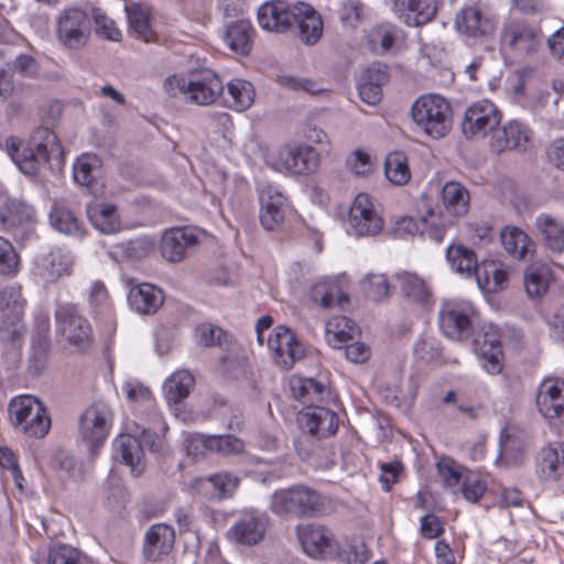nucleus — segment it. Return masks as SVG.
Segmentation results:
<instances>
[{"mask_svg": "<svg viewBox=\"0 0 564 564\" xmlns=\"http://www.w3.org/2000/svg\"><path fill=\"white\" fill-rule=\"evenodd\" d=\"M442 200L445 209L454 216H463L469 207V193L457 182H447L442 189Z\"/></svg>", "mask_w": 564, "mask_h": 564, "instance_id": "nucleus-36", "label": "nucleus"}, {"mask_svg": "<svg viewBox=\"0 0 564 564\" xmlns=\"http://www.w3.org/2000/svg\"><path fill=\"white\" fill-rule=\"evenodd\" d=\"M6 148L20 171L28 175L36 174L41 165L48 162L51 156L61 154L56 134L44 127L35 130L26 145L21 140L11 137L7 139Z\"/></svg>", "mask_w": 564, "mask_h": 564, "instance_id": "nucleus-1", "label": "nucleus"}, {"mask_svg": "<svg viewBox=\"0 0 564 564\" xmlns=\"http://www.w3.org/2000/svg\"><path fill=\"white\" fill-rule=\"evenodd\" d=\"M9 415L15 423H52L46 408L32 395H20L9 403Z\"/></svg>", "mask_w": 564, "mask_h": 564, "instance_id": "nucleus-25", "label": "nucleus"}, {"mask_svg": "<svg viewBox=\"0 0 564 564\" xmlns=\"http://www.w3.org/2000/svg\"><path fill=\"white\" fill-rule=\"evenodd\" d=\"M91 17L96 24V33L106 40L118 42L121 39V32L115 22L108 18L100 9H94Z\"/></svg>", "mask_w": 564, "mask_h": 564, "instance_id": "nucleus-58", "label": "nucleus"}, {"mask_svg": "<svg viewBox=\"0 0 564 564\" xmlns=\"http://www.w3.org/2000/svg\"><path fill=\"white\" fill-rule=\"evenodd\" d=\"M100 161L94 154H83L74 163V180L82 186H89L94 181V170L99 166Z\"/></svg>", "mask_w": 564, "mask_h": 564, "instance_id": "nucleus-52", "label": "nucleus"}, {"mask_svg": "<svg viewBox=\"0 0 564 564\" xmlns=\"http://www.w3.org/2000/svg\"><path fill=\"white\" fill-rule=\"evenodd\" d=\"M455 26L460 34L467 37L484 39L494 34L496 21L479 8L470 6L463 8L456 14Z\"/></svg>", "mask_w": 564, "mask_h": 564, "instance_id": "nucleus-19", "label": "nucleus"}, {"mask_svg": "<svg viewBox=\"0 0 564 564\" xmlns=\"http://www.w3.org/2000/svg\"><path fill=\"white\" fill-rule=\"evenodd\" d=\"M484 343H480V338L474 340L475 349L479 352L484 359V367L487 372L491 375L499 373L502 369L500 357L502 355L501 347L497 340L487 339V335H484Z\"/></svg>", "mask_w": 564, "mask_h": 564, "instance_id": "nucleus-43", "label": "nucleus"}, {"mask_svg": "<svg viewBox=\"0 0 564 564\" xmlns=\"http://www.w3.org/2000/svg\"><path fill=\"white\" fill-rule=\"evenodd\" d=\"M73 258L61 249L37 257L32 268V274L44 284L55 283L73 272Z\"/></svg>", "mask_w": 564, "mask_h": 564, "instance_id": "nucleus-18", "label": "nucleus"}, {"mask_svg": "<svg viewBox=\"0 0 564 564\" xmlns=\"http://www.w3.org/2000/svg\"><path fill=\"white\" fill-rule=\"evenodd\" d=\"M326 340L334 347L341 349L348 341L359 336V328L354 321L346 316H335L326 323Z\"/></svg>", "mask_w": 564, "mask_h": 564, "instance_id": "nucleus-29", "label": "nucleus"}, {"mask_svg": "<svg viewBox=\"0 0 564 564\" xmlns=\"http://www.w3.org/2000/svg\"><path fill=\"white\" fill-rule=\"evenodd\" d=\"M260 202L259 219L265 230L281 226L285 216V197L275 186L268 182H258Z\"/></svg>", "mask_w": 564, "mask_h": 564, "instance_id": "nucleus-15", "label": "nucleus"}, {"mask_svg": "<svg viewBox=\"0 0 564 564\" xmlns=\"http://www.w3.org/2000/svg\"><path fill=\"white\" fill-rule=\"evenodd\" d=\"M122 390L126 393L127 400L132 404H142L151 406L153 403V394L151 390L139 381L129 380L123 383Z\"/></svg>", "mask_w": 564, "mask_h": 564, "instance_id": "nucleus-57", "label": "nucleus"}, {"mask_svg": "<svg viewBox=\"0 0 564 564\" xmlns=\"http://www.w3.org/2000/svg\"><path fill=\"white\" fill-rule=\"evenodd\" d=\"M541 40V32L523 20L510 19L503 23L500 31L501 46L523 58L539 51Z\"/></svg>", "mask_w": 564, "mask_h": 564, "instance_id": "nucleus-9", "label": "nucleus"}, {"mask_svg": "<svg viewBox=\"0 0 564 564\" xmlns=\"http://www.w3.org/2000/svg\"><path fill=\"white\" fill-rule=\"evenodd\" d=\"M437 474L444 487L457 492V486L464 479L463 467L449 458H441L436 464Z\"/></svg>", "mask_w": 564, "mask_h": 564, "instance_id": "nucleus-50", "label": "nucleus"}, {"mask_svg": "<svg viewBox=\"0 0 564 564\" xmlns=\"http://www.w3.org/2000/svg\"><path fill=\"white\" fill-rule=\"evenodd\" d=\"M47 564H83L79 552L68 545H59L48 553Z\"/></svg>", "mask_w": 564, "mask_h": 564, "instance_id": "nucleus-64", "label": "nucleus"}, {"mask_svg": "<svg viewBox=\"0 0 564 564\" xmlns=\"http://www.w3.org/2000/svg\"><path fill=\"white\" fill-rule=\"evenodd\" d=\"M19 257L12 245L0 237V274H13L17 272Z\"/></svg>", "mask_w": 564, "mask_h": 564, "instance_id": "nucleus-61", "label": "nucleus"}, {"mask_svg": "<svg viewBox=\"0 0 564 564\" xmlns=\"http://www.w3.org/2000/svg\"><path fill=\"white\" fill-rule=\"evenodd\" d=\"M403 296L406 299L425 304L431 297V293L425 282L414 273H400L397 275Z\"/></svg>", "mask_w": 564, "mask_h": 564, "instance_id": "nucleus-42", "label": "nucleus"}, {"mask_svg": "<svg viewBox=\"0 0 564 564\" xmlns=\"http://www.w3.org/2000/svg\"><path fill=\"white\" fill-rule=\"evenodd\" d=\"M212 452L221 454L239 453L243 449V442L234 435H212Z\"/></svg>", "mask_w": 564, "mask_h": 564, "instance_id": "nucleus-63", "label": "nucleus"}, {"mask_svg": "<svg viewBox=\"0 0 564 564\" xmlns=\"http://www.w3.org/2000/svg\"><path fill=\"white\" fill-rule=\"evenodd\" d=\"M90 34V15L79 7L65 8L56 17V39L65 48H83L87 45Z\"/></svg>", "mask_w": 564, "mask_h": 564, "instance_id": "nucleus-7", "label": "nucleus"}, {"mask_svg": "<svg viewBox=\"0 0 564 564\" xmlns=\"http://www.w3.org/2000/svg\"><path fill=\"white\" fill-rule=\"evenodd\" d=\"M31 218L30 208L15 199L6 200L0 207V228L13 229Z\"/></svg>", "mask_w": 564, "mask_h": 564, "instance_id": "nucleus-39", "label": "nucleus"}, {"mask_svg": "<svg viewBox=\"0 0 564 564\" xmlns=\"http://www.w3.org/2000/svg\"><path fill=\"white\" fill-rule=\"evenodd\" d=\"M194 386V376L183 369L173 372L163 383L162 391L169 409L174 419L183 423L210 419L209 406L185 402Z\"/></svg>", "mask_w": 564, "mask_h": 564, "instance_id": "nucleus-3", "label": "nucleus"}, {"mask_svg": "<svg viewBox=\"0 0 564 564\" xmlns=\"http://www.w3.org/2000/svg\"><path fill=\"white\" fill-rule=\"evenodd\" d=\"M25 333L23 316H17L10 313H2L0 321V340L4 343H15L20 340Z\"/></svg>", "mask_w": 564, "mask_h": 564, "instance_id": "nucleus-51", "label": "nucleus"}, {"mask_svg": "<svg viewBox=\"0 0 564 564\" xmlns=\"http://www.w3.org/2000/svg\"><path fill=\"white\" fill-rule=\"evenodd\" d=\"M306 430L302 432L295 440V448L302 458H307L312 452L313 444L315 441L332 436L337 433L338 425H327V429L321 434L319 425H306Z\"/></svg>", "mask_w": 564, "mask_h": 564, "instance_id": "nucleus-44", "label": "nucleus"}, {"mask_svg": "<svg viewBox=\"0 0 564 564\" xmlns=\"http://www.w3.org/2000/svg\"><path fill=\"white\" fill-rule=\"evenodd\" d=\"M535 226L543 237L545 246L555 252L564 250V225L550 215L536 217Z\"/></svg>", "mask_w": 564, "mask_h": 564, "instance_id": "nucleus-35", "label": "nucleus"}, {"mask_svg": "<svg viewBox=\"0 0 564 564\" xmlns=\"http://www.w3.org/2000/svg\"><path fill=\"white\" fill-rule=\"evenodd\" d=\"M131 30L139 39L149 43L153 41L154 34L150 26V15L140 4H132L127 9Z\"/></svg>", "mask_w": 564, "mask_h": 564, "instance_id": "nucleus-45", "label": "nucleus"}, {"mask_svg": "<svg viewBox=\"0 0 564 564\" xmlns=\"http://www.w3.org/2000/svg\"><path fill=\"white\" fill-rule=\"evenodd\" d=\"M536 406L544 419L558 417L564 410V381L545 379L538 390Z\"/></svg>", "mask_w": 564, "mask_h": 564, "instance_id": "nucleus-24", "label": "nucleus"}, {"mask_svg": "<svg viewBox=\"0 0 564 564\" xmlns=\"http://www.w3.org/2000/svg\"><path fill=\"white\" fill-rule=\"evenodd\" d=\"M152 250L153 242L145 237H139L112 246L108 256L116 262L137 261L148 257Z\"/></svg>", "mask_w": 564, "mask_h": 564, "instance_id": "nucleus-30", "label": "nucleus"}, {"mask_svg": "<svg viewBox=\"0 0 564 564\" xmlns=\"http://www.w3.org/2000/svg\"><path fill=\"white\" fill-rule=\"evenodd\" d=\"M312 300L323 307H330L335 303L344 307L348 302V295L343 293L339 286L332 281H323L313 285L311 290Z\"/></svg>", "mask_w": 564, "mask_h": 564, "instance_id": "nucleus-40", "label": "nucleus"}, {"mask_svg": "<svg viewBox=\"0 0 564 564\" xmlns=\"http://www.w3.org/2000/svg\"><path fill=\"white\" fill-rule=\"evenodd\" d=\"M291 393L306 408L299 413L297 421L302 423H338L336 412L325 406L317 405L324 400L327 390L324 384L312 378L292 377L289 382Z\"/></svg>", "mask_w": 564, "mask_h": 564, "instance_id": "nucleus-4", "label": "nucleus"}, {"mask_svg": "<svg viewBox=\"0 0 564 564\" xmlns=\"http://www.w3.org/2000/svg\"><path fill=\"white\" fill-rule=\"evenodd\" d=\"M57 333L76 352H87L93 346V328L73 303H57L55 308Z\"/></svg>", "mask_w": 564, "mask_h": 564, "instance_id": "nucleus-5", "label": "nucleus"}, {"mask_svg": "<svg viewBox=\"0 0 564 564\" xmlns=\"http://www.w3.org/2000/svg\"><path fill=\"white\" fill-rule=\"evenodd\" d=\"M128 302L139 314L150 315L162 306L164 297L162 291L153 284L142 283L130 290Z\"/></svg>", "mask_w": 564, "mask_h": 564, "instance_id": "nucleus-28", "label": "nucleus"}, {"mask_svg": "<svg viewBox=\"0 0 564 564\" xmlns=\"http://www.w3.org/2000/svg\"><path fill=\"white\" fill-rule=\"evenodd\" d=\"M225 42L232 53L247 56V22L238 19L228 24L225 33Z\"/></svg>", "mask_w": 564, "mask_h": 564, "instance_id": "nucleus-46", "label": "nucleus"}, {"mask_svg": "<svg viewBox=\"0 0 564 564\" xmlns=\"http://www.w3.org/2000/svg\"><path fill=\"white\" fill-rule=\"evenodd\" d=\"M501 121L498 107L488 99L471 104L465 111L462 132L467 139L485 138Z\"/></svg>", "mask_w": 564, "mask_h": 564, "instance_id": "nucleus-12", "label": "nucleus"}, {"mask_svg": "<svg viewBox=\"0 0 564 564\" xmlns=\"http://www.w3.org/2000/svg\"><path fill=\"white\" fill-rule=\"evenodd\" d=\"M564 469V452L553 446L543 447L536 458V471L543 480H557Z\"/></svg>", "mask_w": 564, "mask_h": 564, "instance_id": "nucleus-33", "label": "nucleus"}, {"mask_svg": "<svg viewBox=\"0 0 564 564\" xmlns=\"http://www.w3.org/2000/svg\"><path fill=\"white\" fill-rule=\"evenodd\" d=\"M384 174L394 185H405L411 178L408 156L402 151L389 153L384 162Z\"/></svg>", "mask_w": 564, "mask_h": 564, "instance_id": "nucleus-41", "label": "nucleus"}, {"mask_svg": "<svg viewBox=\"0 0 564 564\" xmlns=\"http://www.w3.org/2000/svg\"><path fill=\"white\" fill-rule=\"evenodd\" d=\"M113 419L111 408L105 402H95L82 413L79 423H109Z\"/></svg>", "mask_w": 564, "mask_h": 564, "instance_id": "nucleus-59", "label": "nucleus"}, {"mask_svg": "<svg viewBox=\"0 0 564 564\" xmlns=\"http://www.w3.org/2000/svg\"><path fill=\"white\" fill-rule=\"evenodd\" d=\"M51 344L46 335H40L33 338L31 356L29 359V370L33 376H39L46 367Z\"/></svg>", "mask_w": 564, "mask_h": 564, "instance_id": "nucleus-47", "label": "nucleus"}, {"mask_svg": "<svg viewBox=\"0 0 564 564\" xmlns=\"http://www.w3.org/2000/svg\"><path fill=\"white\" fill-rule=\"evenodd\" d=\"M348 224L352 234L357 237H373L383 229V219L375 210L370 197L358 194L349 209Z\"/></svg>", "mask_w": 564, "mask_h": 564, "instance_id": "nucleus-13", "label": "nucleus"}, {"mask_svg": "<svg viewBox=\"0 0 564 564\" xmlns=\"http://www.w3.org/2000/svg\"><path fill=\"white\" fill-rule=\"evenodd\" d=\"M268 348L273 352L276 365L290 369L297 360L305 356L303 345L295 335L285 326H276L268 338Z\"/></svg>", "mask_w": 564, "mask_h": 564, "instance_id": "nucleus-14", "label": "nucleus"}, {"mask_svg": "<svg viewBox=\"0 0 564 564\" xmlns=\"http://www.w3.org/2000/svg\"><path fill=\"white\" fill-rule=\"evenodd\" d=\"M207 481L213 486V497L217 500L230 497L238 487V479L230 474H215Z\"/></svg>", "mask_w": 564, "mask_h": 564, "instance_id": "nucleus-56", "label": "nucleus"}, {"mask_svg": "<svg viewBox=\"0 0 564 564\" xmlns=\"http://www.w3.org/2000/svg\"><path fill=\"white\" fill-rule=\"evenodd\" d=\"M115 457L130 468L134 477L145 470L144 452L141 440L130 433H120L113 442Z\"/></svg>", "mask_w": 564, "mask_h": 564, "instance_id": "nucleus-21", "label": "nucleus"}, {"mask_svg": "<svg viewBox=\"0 0 564 564\" xmlns=\"http://www.w3.org/2000/svg\"><path fill=\"white\" fill-rule=\"evenodd\" d=\"M199 344L210 347L218 346L225 354L219 357L221 371L226 376H234L243 368L241 358L242 348L232 341L231 336L223 328L213 324H202L196 328Z\"/></svg>", "mask_w": 564, "mask_h": 564, "instance_id": "nucleus-10", "label": "nucleus"}, {"mask_svg": "<svg viewBox=\"0 0 564 564\" xmlns=\"http://www.w3.org/2000/svg\"><path fill=\"white\" fill-rule=\"evenodd\" d=\"M552 279L550 267L541 261L531 263L524 274V286L530 297H540L549 289Z\"/></svg>", "mask_w": 564, "mask_h": 564, "instance_id": "nucleus-34", "label": "nucleus"}, {"mask_svg": "<svg viewBox=\"0 0 564 564\" xmlns=\"http://www.w3.org/2000/svg\"><path fill=\"white\" fill-rule=\"evenodd\" d=\"M52 226L64 234L76 235L80 231L79 223L75 215L67 208L54 205L50 213Z\"/></svg>", "mask_w": 564, "mask_h": 564, "instance_id": "nucleus-48", "label": "nucleus"}, {"mask_svg": "<svg viewBox=\"0 0 564 564\" xmlns=\"http://www.w3.org/2000/svg\"><path fill=\"white\" fill-rule=\"evenodd\" d=\"M295 3L290 4L283 0L265 2L258 10L259 25L267 31L285 33L294 28L296 20Z\"/></svg>", "mask_w": 564, "mask_h": 564, "instance_id": "nucleus-17", "label": "nucleus"}, {"mask_svg": "<svg viewBox=\"0 0 564 564\" xmlns=\"http://www.w3.org/2000/svg\"><path fill=\"white\" fill-rule=\"evenodd\" d=\"M164 89L170 96L183 97L199 106L214 104L224 90L220 78L210 69L193 72L187 76L173 75L165 79Z\"/></svg>", "mask_w": 564, "mask_h": 564, "instance_id": "nucleus-2", "label": "nucleus"}, {"mask_svg": "<svg viewBox=\"0 0 564 564\" xmlns=\"http://www.w3.org/2000/svg\"><path fill=\"white\" fill-rule=\"evenodd\" d=\"M529 142V133L518 121H510L497 129L490 140L491 148L497 152L519 149L525 150Z\"/></svg>", "mask_w": 564, "mask_h": 564, "instance_id": "nucleus-27", "label": "nucleus"}, {"mask_svg": "<svg viewBox=\"0 0 564 564\" xmlns=\"http://www.w3.org/2000/svg\"><path fill=\"white\" fill-rule=\"evenodd\" d=\"M26 304L25 299L22 295L20 286H6L0 292V310L2 313H10L17 316H23L24 306Z\"/></svg>", "mask_w": 564, "mask_h": 564, "instance_id": "nucleus-49", "label": "nucleus"}, {"mask_svg": "<svg viewBox=\"0 0 564 564\" xmlns=\"http://www.w3.org/2000/svg\"><path fill=\"white\" fill-rule=\"evenodd\" d=\"M471 308L459 303H446L440 313V327L453 340H467L474 330L469 313Z\"/></svg>", "mask_w": 564, "mask_h": 564, "instance_id": "nucleus-16", "label": "nucleus"}, {"mask_svg": "<svg viewBox=\"0 0 564 564\" xmlns=\"http://www.w3.org/2000/svg\"><path fill=\"white\" fill-rule=\"evenodd\" d=\"M476 280L480 289L487 292H497L506 288L508 273L496 262H482L476 270Z\"/></svg>", "mask_w": 564, "mask_h": 564, "instance_id": "nucleus-37", "label": "nucleus"}, {"mask_svg": "<svg viewBox=\"0 0 564 564\" xmlns=\"http://www.w3.org/2000/svg\"><path fill=\"white\" fill-rule=\"evenodd\" d=\"M500 447L506 454L521 452L527 445V438L518 425H506L500 433Z\"/></svg>", "mask_w": 564, "mask_h": 564, "instance_id": "nucleus-53", "label": "nucleus"}, {"mask_svg": "<svg viewBox=\"0 0 564 564\" xmlns=\"http://www.w3.org/2000/svg\"><path fill=\"white\" fill-rule=\"evenodd\" d=\"M412 118L434 139L444 137L451 129L452 109L438 95L420 97L412 106Z\"/></svg>", "mask_w": 564, "mask_h": 564, "instance_id": "nucleus-6", "label": "nucleus"}, {"mask_svg": "<svg viewBox=\"0 0 564 564\" xmlns=\"http://www.w3.org/2000/svg\"><path fill=\"white\" fill-rule=\"evenodd\" d=\"M294 30L297 39L307 46L315 45L323 35V20L321 15L304 2L295 3Z\"/></svg>", "mask_w": 564, "mask_h": 564, "instance_id": "nucleus-23", "label": "nucleus"}, {"mask_svg": "<svg viewBox=\"0 0 564 564\" xmlns=\"http://www.w3.org/2000/svg\"><path fill=\"white\" fill-rule=\"evenodd\" d=\"M269 527L267 514L259 511H249V545L259 543Z\"/></svg>", "mask_w": 564, "mask_h": 564, "instance_id": "nucleus-62", "label": "nucleus"}, {"mask_svg": "<svg viewBox=\"0 0 564 564\" xmlns=\"http://www.w3.org/2000/svg\"><path fill=\"white\" fill-rule=\"evenodd\" d=\"M87 215L91 225L102 234H115L121 228L115 205L96 203L87 208Z\"/></svg>", "mask_w": 564, "mask_h": 564, "instance_id": "nucleus-31", "label": "nucleus"}, {"mask_svg": "<svg viewBox=\"0 0 564 564\" xmlns=\"http://www.w3.org/2000/svg\"><path fill=\"white\" fill-rule=\"evenodd\" d=\"M394 14L409 26H421L436 14L435 0H390Z\"/></svg>", "mask_w": 564, "mask_h": 564, "instance_id": "nucleus-22", "label": "nucleus"}, {"mask_svg": "<svg viewBox=\"0 0 564 564\" xmlns=\"http://www.w3.org/2000/svg\"><path fill=\"white\" fill-rule=\"evenodd\" d=\"M446 258L452 264V268L457 272L476 278V270L479 269L480 265L478 264L474 250L463 245H452L447 248Z\"/></svg>", "mask_w": 564, "mask_h": 564, "instance_id": "nucleus-38", "label": "nucleus"}, {"mask_svg": "<svg viewBox=\"0 0 564 564\" xmlns=\"http://www.w3.org/2000/svg\"><path fill=\"white\" fill-rule=\"evenodd\" d=\"M304 552L313 558L332 557L337 545L329 530L321 525H306L299 532Z\"/></svg>", "mask_w": 564, "mask_h": 564, "instance_id": "nucleus-20", "label": "nucleus"}, {"mask_svg": "<svg viewBox=\"0 0 564 564\" xmlns=\"http://www.w3.org/2000/svg\"><path fill=\"white\" fill-rule=\"evenodd\" d=\"M365 290L368 297L375 302L384 301L391 295V285L384 274H369Z\"/></svg>", "mask_w": 564, "mask_h": 564, "instance_id": "nucleus-54", "label": "nucleus"}, {"mask_svg": "<svg viewBox=\"0 0 564 564\" xmlns=\"http://www.w3.org/2000/svg\"><path fill=\"white\" fill-rule=\"evenodd\" d=\"M80 435L90 455L94 456L96 451L104 445L109 430L107 425H80Z\"/></svg>", "mask_w": 564, "mask_h": 564, "instance_id": "nucleus-55", "label": "nucleus"}, {"mask_svg": "<svg viewBox=\"0 0 564 564\" xmlns=\"http://www.w3.org/2000/svg\"><path fill=\"white\" fill-rule=\"evenodd\" d=\"M501 245L513 258L522 260L533 251L534 243L522 229L507 226L500 232Z\"/></svg>", "mask_w": 564, "mask_h": 564, "instance_id": "nucleus-32", "label": "nucleus"}, {"mask_svg": "<svg viewBox=\"0 0 564 564\" xmlns=\"http://www.w3.org/2000/svg\"><path fill=\"white\" fill-rule=\"evenodd\" d=\"M271 507L276 514L295 513L313 514L323 508L321 496L307 488L296 486L273 494Z\"/></svg>", "mask_w": 564, "mask_h": 564, "instance_id": "nucleus-11", "label": "nucleus"}, {"mask_svg": "<svg viewBox=\"0 0 564 564\" xmlns=\"http://www.w3.org/2000/svg\"><path fill=\"white\" fill-rule=\"evenodd\" d=\"M197 237L188 229L174 228L165 231L161 240V253L170 262L182 261L188 248L197 245Z\"/></svg>", "mask_w": 564, "mask_h": 564, "instance_id": "nucleus-26", "label": "nucleus"}, {"mask_svg": "<svg viewBox=\"0 0 564 564\" xmlns=\"http://www.w3.org/2000/svg\"><path fill=\"white\" fill-rule=\"evenodd\" d=\"M319 153L306 143H285L272 156V169L291 174L308 175L319 165Z\"/></svg>", "mask_w": 564, "mask_h": 564, "instance_id": "nucleus-8", "label": "nucleus"}, {"mask_svg": "<svg viewBox=\"0 0 564 564\" xmlns=\"http://www.w3.org/2000/svg\"><path fill=\"white\" fill-rule=\"evenodd\" d=\"M442 354L440 343L433 337H424L414 346V355L417 359L425 362L437 361Z\"/></svg>", "mask_w": 564, "mask_h": 564, "instance_id": "nucleus-60", "label": "nucleus"}]
</instances>
